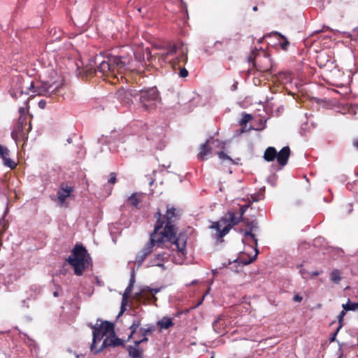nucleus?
Wrapping results in <instances>:
<instances>
[{"instance_id": "nucleus-1", "label": "nucleus", "mask_w": 358, "mask_h": 358, "mask_svg": "<svg viewBox=\"0 0 358 358\" xmlns=\"http://www.w3.org/2000/svg\"><path fill=\"white\" fill-rule=\"evenodd\" d=\"M143 52V48L141 46L136 48L124 46L120 55H96L94 58V65L91 64L90 66L92 69L96 66L94 71L97 76L119 80V75L122 80L123 74L127 71H141L140 64L143 66L142 62L145 57Z\"/></svg>"}, {"instance_id": "nucleus-2", "label": "nucleus", "mask_w": 358, "mask_h": 358, "mask_svg": "<svg viewBox=\"0 0 358 358\" xmlns=\"http://www.w3.org/2000/svg\"><path fill=\"white\" fill-rule=\"evenodd\" d=\"M92 343L90 350L96 354L105 348L115 347L123 345V342L115 337L113 324L108 322L96 324L93 327Z\"/></svg>"}, {"instance_id": "nucleus-3", "label": "nucleus", "mask_w": 358, "mask_h": 358, "mask_svg": "<svg viewBox=\"0 0 358 358\" xmlns=\"http://www.w3.org/2000/svg\"><path fill=\"white\" fill-rule=\"evenodd\" d=\"M117 96L120 99H124V102L129 104L132 100L131 97L139 96V100L143 107L146 110H151L157 106L160 101L159 93L155 87L139 92L136 90H124L122 89L118 92Z\"/></svg>"}, {"instance_id": "nucleus-4", "label": "nucleus", "mask_w": 358, "mask_h": 358, "mask_svg": "<svg viewBox=\"0 0 358 358\" xmlns=\"http://www.w3.org/2000/svg\"><path fill=\"white\" fill-rule=\"evenodd\" d=\"M63 84V79L58 71L52 67H48L44 71L43 80L35 86L32 83L30 87L36 88L34 92L38 95L50 96L58 92Z\"/></svg>"}, {"instance_id": "nucleus-5", "label": "nucleus", "mask_w": 358, "mask_h": 358, "mask_svg": "<svg viewBox=\"0 0 358 358\" xmlns=\"http://www.w3.org/2000/svg\"><path fill=\"white\" fill-rule=\"evenodd\" d=\"M188 48L182 43L174 44L159 55V59L164 62H169L174 70L180 68L187 62Z\"/></svg>"}, {"instance_id": "nucleus-6", "label": "nucleus", "mask_w": 358, "mask_h": 358, "mask_svg": "<svg viewBox=\"0 0 358 358\" xmlns=\"http://www.w3.org/2000/svg\"><path fill=\"white\" fill-rule=\"evenodd\" d=\"M178 216L179 210L173 207L170 206L167 207L166 213L163 217V220H162L161 213L159 211L156 213L155 217L157 219V220L155 226L157 224L158 220L162 223V225L165 223V227L163 231H158V234L162 237V238L169 241L172 239V238L174 237L176 234V229L172 223L178 218Z\"/></svg>"}, {"instance_id": "nucleus-7", "label": "nucleus", "mask_w": 358, "mask_h": 358, "mask_svg": "<svg viewBox=\"0 0 358 358\" xmlns=\"http://www.w3.org/2000/svg\"><path fill=\"white\" fill-rule=\"evenodd\" d=\"M73 267L75 273L81 275L90 264V258L87 250L82 245H76L67 259Z\"/></svg>"}, {"instance_id": "nucleus-8", "label": "nucleus", "mask_w": 358, "mask_h": 358, "mask_svg": "<svg viewBox=\"0 0 358 358\" xmlns=\"http://www.w3.org/2000/svg\"><path fill=\"white\" fill-rule=\"evenodd\" d=\"M241 215H236L233 211H229L224 217L217 222H213L211 228L217 231V236L222 238L227 235L233 226L242 220Z\"/></svg>"}, {"instance_id": "nucleus-9", "label": "nucleus", "mask_w": 358, "mask_h": 358, "mask_svg": "<svg viewBox=\"0 0 358 358\" xmlns=\"http://www.w3.org/2000/svg\"><path fill=\"white\" fill-rule=\"evenodd\" d=\"M162 228V223L158 220L157 224L155 226V230L153 233L150 235L149 243H148L147 245L143 248V250L138 252L136 257V263L138 264V266L142 264L147 256L151 253L154 246L161 247L163 243L167 241L166 240L162 238V237L158 234V231Z\"/></svg>"}, {"instance_id": "nucleus-10", "label": "nucleus", "mask_w": 358, "mask_h": 358, "mask_svg": "<svg viewBox=\"0 0 358 358\" xmlns=\"http://www.w3.org/2000/svg\"><path fill=\"white\" fill-rule=\"evenodd\" d=\"M162 289V287L151 288L148 286L143 287L141 290L134 294V299L142 303L145 302H153L155 303L157 298L155 294L159 292Z\"/></svg>"}, {"instance_id": "nucleus-11", "label": "nucleus", "mask_w": 358, "mask_h": 358, "mask_svg": "<svg viewBox=\"0 0 358 358\" xmlns=\"http://www.w3.org/2000/svg\"><path fill=\"white\" fill-rule=\"evenodd\" d=\"M316 62L320 68H327L329 71L336 68L335 60L325 52L317 55Z\"/></svg>"}, {"instance_id": "nucleus-12", "label": "nucleus", "mask_w": 358, "mask_h": 358, "mask_svg": "<svg viewBox=\"0 0 358 358\" xmlns=\"http://www.w3.org/2000/svg\"><path fill=\"white\" fill-rule=\"evenodd\" d=\"M169 258V255L166 252L156 254L150 260V266H159L162 267L163 269H165L166 268L164 265V263L167 261Z\"/></svg>"}, {"instance_id": "nucleus-13", "label": "nucleus", "mask_w": 358, "mask_h": 358, "mask_svg": "<svg viewBox=\"0 0 358 358\" xmlns=\"http://www.w3.org/2000/svg\"><path fill=\"white\" fill-rule=\"evenodd\" d=\"M290 156V149L288 146L282 148L278 152H277L276 159L278 164L285 166L287 164Z\"/></svg>"}, {"instance_id": "nucleus-14", "label": "nucleus", "mask_w": 358, "mask_h": 358, "mask_svg": "<svg viewBox=\"0 0 358 358\" xmlns=\"http://www.w3.org/2000/svg\"><path fill=\"white\" fill-rule=\"evenodd\" d=\"M73 189L68 185L62 186L57 192V201L61 206H64L66 199L71 196Z\"/></svg>"}, {"instance_id": "nucleus-15", "label": "nucleus", "mask_w": 358, "mask_h": 358, "mask_svg": "<svg viewBox=\"0 0 358 358\" xmlns=\"http://www.w3.org/2000/svg\"><path fill=\"white\" fill-rule=\"evenodd\" d=\"M186 243L187 237L185 234H179V236L173 242L176 245L178 252L182 256L185 255L186 252Z\"/></svg>"}, {"instance_id": "nucleus-16", "label": "nucleus", "mask_w": 358, "mask_h": 358, "mask_svg": "<svg viewBox=\"0 0 358 358\" xmlns=\"http://www.w3.org/2000/svg\"><path fill=\"white\" fill-rule=\"evenodd\" d=\"M0 156L3 159L4 165L11 169L14 168L16 164L9 157L8 149L0 144Z\"/></svg>"}, {"instance_id": "nucleus-17", "label": "nucleus", "mask_w": 358, "mask_h": 358, "mask_svg": "<svg viewBox=\"0 0 358 358\" xmlns=\"http://www.w3.org/2000/svg\"><path fill=\"white\" fill-rule=\"evenodd\" d=\"M145 195L143 193H134L127 199V204L130 206L138 208V204L142 202Z\"/></svg>"}, {"instance_id": "nucleus-18", "label": "nucleus", "mask_w": 358, "mask_h": 358, "mask_svg": "<svg viewBox=\"0 0 358 358\" xmlns=\"http://www.w3.org/2000/svg\"><path fill=\"white\" fill-rule=\"evenodd\" d=\"M139 344H136V341H134V345H129L127 347V351L129 355L131 358H142L143 350L139 348Z\"/></svg>"}, {"instance_id": "nucleus-19", "label": "nucleus", "mask_w": 358, "mask_h": 358, "mask_svg": "<svg viewBox=\"0 0 358 358\" xmlns=\"http://www.w3.org/2000/svg\"><path fill=\"white\" fill-rule=\"evenodd\" d=\"M133 287H134L133 285L129 284V285L127 286V287L126 288V289L123 294L120 315L122 314L126 310V306H127L128 299H129L130 294L132 291Z\"/></svg>"}, {"instance_id": "nucleus-20", "label": "nucleus", "mask_w": 358, "mask_h": 358, "mask_svg": "<svg viewBox=\"0 0 358 358\" xmlns=\"http://www.w3.org/2000/svg\"><path fill=\"white\" fill-rule=\"evenodd\" d=\"M157 324L158 327H159L161 330H163L168 329L169 328L173 327L174 323L171 318L164 317L157 322Z\"/></svg>"}, {"instance_id": "nucleus-21", "label": "nucleus", "mask_w": 358, "mask_h": 358, "mask_svg": "<svg viewBox=\"0 0 358 358\" xmlns=\"http://www.w3.org/2000/svg\"><path fill=\"white\" fill-rule=\"evenodd\" d=\"M277 150L273 147H268L264 152V159L267 162H273L276 159Z\"/></svg>"}, {"instance_id": "nucleus-22", "label": "nucleus", "mask_w": 358, "mask_h": 358, "mask_svg": "<svg viewBox=\"0 0 358 358\" xmlns=\"http://www.w3.org/2000/svg\"><path fill=\"white\" fill-rule=\"evenodd\" d=\"M209 142V141H207L201 146L200 151L198 154V158L200 160H204L206 159V156L210 153V149L208 148Z\"/></svg>"}, {"instance_id": "nucleus-23", "label": "nucleus", "mask_w": 358, "mask_h": 358, "mask_svg": "<svg viewBox=\"0 0 358 358\" xmlns=\"http://www.w3.org/2000/svg\"><path fill=\"white\" fill-rule=\"evenodd\" d=\"M140 325H141V320L139 318H136L133 321V322L130 327L131 333L128 337V340H129L136 333Z\"/></svg>"}, {"instance_id": "nucleus-24", "label": "nucleus", "mask_w": 358, "mask_h": 358, "mask_svg": "<svg viewBox=\"0 0 358 358\" xmlns=\"http://www.w3.org/2000/svg\"><path fill=\"white\" fill-rule=\"evenodd\" d=\"M293 75L290 72H282L279 74V80L283 83H291Z\"/></svg>"}, {"instance_id": "nucleus-25", "label": "nucleus", "mask_w": 358, "mask_h": 358, "mask_svg": "<svg viewBox=\"0 0 358 358\" xmlns=\"http://www.w3.org/2000/svg\"><path fill=\"white\" fill-rule=\"evenodd\" d=\"M331 281L336 284H338L341 280V272L338 269H334L330 274Z\"/></svg>"}, {"instance_id": "nucleus-26", "label": "nucleus", "mask_w": 358, "mask_h": 358, "mask_svg": "<svg viewBox=\"0 0 358 358\" xmlns=\"http://www.w3.org/2000/svg\"><path fill=\"white\" fill-rule=\"evenodd\" d=\"M155 330V327L154 325H148L146 328H141L138 334L140 336H148L152 334Z\"/></svg>"}, {"instance_id": "nucleus-27", "label": "nucleus", "mask_w": 358, "mask_h": 358, "mask_svg": "<svg viewBox=\"0 0 358 358\" xmlns=\"http://www.w3.org/2000/svg\"><path fill=\"white\" fill-rule=\"evenodd\" d=\"M252 119V116L250 114H243L241 120H240L239 123L242 127H243V129L242 130V132L244 131V129L246 127L247 123L250 122Z\"/></svg>"}, {"instance_id": "nucleus-28", "label": "nucleus", "mask_w": 358, "mask_h": 358, "mask_svg": "<svg viewBox=\"0 0 358 358\" xmlns=\"http://www.w3.org/2000/svg\"><path fill=\"white\" fill-rule=\"evenodd\" d=\"M342 307L345 310V311H348V310H358V303H352L350 301V300L348 301V302L345 304H343L342 305Z\"/></svg>"}, {"instance_id": "nucleus-29", "label": "nucleus", "mask_w": 358, "mask_h": 358, "mask_svg": "<svg viewBox=\"0 0 358 358\" xmlns=\"http://www.w3.org/2000/svg\"><path fill=\"white\" fill-rule=\"evenodd\" d=\"M346 311L343 309L340 314L338 315V327L337 328L336 331H335V335H337L338 332L340 331V329L343 326V317L345 315Z\"/></svg>"}, {"instance_id": "nucleus-30", "label": "nucleus", "mask_w": 358, "mask_h": 358, "mask_svg": "<svg viewBox=\"0 0 358 358\" xmlns=\"http://www.w3.org/2000/svg\"><path fill=\"white\" fill-rule=\"evenodd\" d=\"M27 120L26 116H20L18 125H17V129L20 131H22L23 129V125L25 123Z\"/></svg>"}, {"instance_id": "nucleus-31", "label": "nucleus", "mask_w": 358, "mask_h": 358, "mask_svg": "<svg viewBox=\"0 0 358 358\" xmlns=\"http://www.w3.org/2000/svg\"><path fill=\"white\" fill-rule=\"evenodd\" d=\"M184 65H180V68H178L180 69L179 76L181 78H185L188 76V71L187 70L183 67Z\"/></svg>"}, {"instance_id": "nucleus-32", "label": "nucleus", "mask_w": 358, "mask_h": 358, "mask_svg": "<svg viewBox=\"0 0 358 358\" xmlns=\"http://www.w3.org/2000/svg\"><path fill=\"white\" fill-rule=\"evenodd\" d=\"M218 155V157L220 159H222V160H228L229 162H232V159L228 156L226 154H224L223 152H219L217 153Z\"/></svg>"}, {"instance_id": "nucleus-33", "label": "nucleus", "mask_w": 358, "mask_h": 358, "mask_svg": "<svg viewBox=\"0 0 358 358\" xmlns=\"http://www.w3.org/2000/svg\"><path fill=\"white\" fill-rule=\"evenodd\" d=\"M245 237H250V238H252L254 240V241H255V245H257V238H255V235L252 232H250V231H245Z\"/></svg>"}, {"instance_id": "nucleus-34", "label": "nucleus", "mask_w": 358, "mask_h": 358, "mask_svg": "<svg viewBox=\"0 0 358 358\" xmlns=\"http://www.w3.org/2000/svg\"><path fill=\"white\" fill-rule=\"evenodd\" d=\"M248 205H243L242 206L241 208H240V212L238 214V215H241V217L243 218V214L245 213V211L247 210L248 208Z\"/></svg>"}, {"instance_id": "nucleus-35", "label": "nucleus", "mask_w": 358, "mask_h": 358, "mask_svg": "<svg viewBox=\"0 0 358 358\" xmlns=\"http://www.w3.org/2000/svg\"><path fill=\"white\" fill-rule=\"evenodd\" d=\"M300 273L303 279H307L308 277H310V273L305 271L304 269H301Z\"/></svg>"}, {"instance_id": "nucleus-36", "label": "nucleus", "mask_w": 358, "mask_h": 358, "mask_svg": "<svg viewBox=\"0 0 358 358\" xmlns=\"http://www.w3.org/2000/svg\"><path fill=\"white\" fill-rule=\"evenodd\" d=\"M258 53V51L257 50H252L251 55L249 57V62H252L256 57Z\"/></svg>"}, {"instance_id": "nucleus-37", "label": "nucleus", "mask_w": 358, "mask_h": 358, "mask_svg": "<svg viewBox=\"0 0 358 358\" xmlns=\"http://www.w3.org/2000/svg\"><path fill=\"white\" fill-rule=\"evenodd\" d=\"M116 182V176L114 173L110 174V178L108 182L110 184H115Z\"/></svg>"}, {"instance_id": "nucleus-38", "label": "nucleus", "mask_w": 358, "mask_h": 358, "mask_svg": "<svg viewBox=\"0 0 358 358\" xmlns=\"http://www.w3.org/2000/svg\"><path fill=\"white\" fill-rule=\"evenodd\" d=\"M288 45V41L286 38H285V41L280 43V47L283 50H286L287 49Z\"/></svg>"}, {"instance_id": "nucleus-39", "label": "nucleus", "mask_w": 358, "mask_h": 358, "mask_svg": "<svg viewBox=\"0 0 358 358\" xmlns=\"http://www.w3.org/2000/svg\"><path fill=\"white\" fill-rule=\"evenodd\" d=\"M134 283H135V273H134V271H132L131 273V278H130L129 284L134 285Z\"/></svg>"}, {"instance_id": "nucleus-40", "label": "nucleus", "mask_w": 358, "mask_h": 358, "mask_svg": "<svg viewBox=\"0 0 358 358\" xmlns=\"http://www.w3.org/2000/svg\"><path fill=\"white\" fill-rule=\"evenodd\" d=\"M143 338H141L140 340H136V344H140V343H144V342H147L148 341V338L147 337V336H142Z\"/></svg>"}, {"instance_id": "nucleus-41", "label": "nucleus", "mask_w": 358, "mask_h": 358, "mask_svg": "<svg viewBox=\"0 0 358 358\" xmlns=\"http://www.w3.org/2000/svg\"><path fill=\"white\" fill-rule=\"evenodd\" d=\"M19 112L20 113V116H26V113H27V109L24 107H21L20 109H19Z\"/></svg>"}, {"instance_id": "nucleus-42", "label": "nucleus", "mask_w": 358, "mask_h": 358, "mask_svg": "<svg viewBox=\"0 0 358 358\" xmlns=\"http://www.w3.org/2000/svg\"><path fill=\"white\" fill-rule=\"evenodd\" d=\"M221 321V318H218L217 320H215L213 324V328L215 331H217V329L218 328V324L220 323V322Z\"/></svg>"}, {"instance_id": "nucleus-43", "label": "nucleus", "mask_w": 358, "mask_h": 358, "mask_svg": "<svg viewBox=\"0 0 358 358\" xmlns=\"http://www.w3.org/2000/svg\"><path fill=\"white\" fill-rule=\"evenodd\" d=\"M45 105H46V102H45V101L41 100V101H40L38 102V106H39L41 108H45Z\"/></svg>"}, {"instance_id": "nucleus-44", "label": "nucleus", "mask_w": 358, "mask_h": 358, "mask_svg": "<svg viewBox=\"0 0 358 358\" xmlns=\"http://www.w3.org/2000/svg\"><path fill=\"white\" fill-rule=\"evenodd\" d=\"M320 272L319 271H315V272H313V273H310V278H313L315 276H317L318 275H320Z\"/></svg>"}, {"instance_id": "nucleus-45", "label": "nucleus", "mask_w": 358, "mask_h": 358, "mask_svg": "<svg viewBox=\"0 0 358 358\" xmlns=\"http://www.w3.org/2000/svg\"><path fill=\"white\" fill-rule=\"evenodd\" d=\"M294 299L295 301L300 302L302 300V296H299V295H296L294 297Z\"/></svg>"}, {"instance_id": "nucleus-46", "label": "nucleus", "mask_w": 358, "mask_h": 358, "mask_svg": "<svg viewBox=\"0 0 358 358\" xmlns=\"http://www.w3.org/2000/svg\"><path fill=\"white\" fill-rule=\"evenodd\" d=\"M145 54L147 59H149V57H150V52L148 48L145 49Z\"/></svg>"}, {"instance_id": "nucleus-47", "label": "nucleus", "mask_w": 358, "mask_h": 358, "mask_svg": "<svg viewBox=\"0 0 358 358\" xmlns=\"http://www.w3.org/2000/svg\"><path fill=\"white\" fill-rule=\"evenodd\" d=\"M257 255V250H255V255H254V257L250 259V260L249 262H248L246 264H248V263H250L252 261H253L256 257Z\"/></svg>"}, {"instance_id": "nucleus-48", "label": "nucleus", "mask_w": 358, "mask_h": 358, "mask_svg": "<svg viewBox=\"0 0 358 358\" xmlns=\"http://www.w3.org/2000/svg\"><path fill=\"white\" fill-rule=\"evenodd\" d=\"M336 336V335H335V333H334V335L332 336V338H331V341H334L335 340Z\"/></svg>"}, {"instance_id": "nucleus-49", "label": "nucleus", "mask_w": 358, "mask_h": 358, "mask_svg": "<svg viewBox=\"0 0 358 358\" xmlns=\"http://www.w3.org/2000/svg\"><path fill=\"white\" fill-rule=\"evenodd\" d=\"M236 87H237V83H236V84H234V85H233V90H236Z\"/></svg>"}, {"instance_id": "nucleus-50", "label": "nucleus", "mask_w": 358, "mask_h": 358, "mask_svg": "<svg viewBox=\"0 0 358 358\" xmlns=\"http://www.w3.org/2000/svg\"><path fill=\"white\" fill-rule=\"evenodd\" d=\"M252 10H253L254 11H257V6H254V7L252 8Z\"/></svg>"}, {"instance_id": "nucleus-51", "label": "nucleus", "mask_w": 358, "mask_h": 358, "mask_svg": "<svg viewBox=\"0 0 358 358\" xmlns=\"http://www.w3.org/2000/svg\"><path fill=\"white\" fill-rule=\"evenodd\" d=\"M31 129V124L29 123V128H28V130H30Z\"/></svg>"}, {"instance_id": "nucleus-52", "label": "nucleus", "mask_w": 358, "mask_h": 358, "mask_svg": "<svg viewBox=\"0 0 358 358\" xmlns=\"http://www.w3.org/2000/svg\"><path fill=\"white\" fill-rule=\"evenodd\" d=\"M54 296H57V293L56 292H54Z\"/></svg>"}, {"instance_id": "nucleus-53", "label": "nucleus", "mask_w": 358, "mask_h": 358, "mask_svg": "<svg viewBox=\"0 0 358 358\" xmlns=\"http://www.w3.org/2000/svg\"><path fill=\"white\" fill-rule=\"evenodd\" d=\"M268 69H263L262 71H268Z\"/></svg>"}, {"instance_id": "nucleus-54", "label": "nucleus", "mask_w": 358, "mask_h": 358, "mask_svg": "<svg viewBox=\"0 0 358 358\" xmlns=\"http://www.w3.org/2000/svg\"><path fill=\"white\" fill-rule=\"evenodd\" d=\"M152 183H153V181H151V182H150V185H152Z\"/></svg>"}, {"instance_id": "nucleus-55", "label": "nucleus", "mask_w": 358, "mask_h": 358, "mask_svg": "<svg viewBox=\"0 0 358 358\" xmlns=\"http://www.w3.org/2000/svg\"><path fill=\"white\" fill-rule=\"evenodd\" d=\"M357 146L358 147V142L357 143Z\"/></svg>"}, {"instance_id": "nucleus-56", "label": "nucleus", "mask_w": 358, "mask_h": 358, "mask_svg": "<svg viewBox=\"0 0 358 358\" xmlns=\"http://www.w3.org/2000/svg\"><path fill=\"white\" fill-rule=\"evenodd\" d=\"M210 358H214V357H213V356H212Z\"/></svg>"}, {"instance_id": "nucleus-57", "label": "nucleus", "mask_w": 358, "mask_h": 358, "mask_svg": "<svg viewBox=\"0 0 358 358\" xmlns=\"http://www.w3.org/2000/svg\"><path fill=\"white\" fill-rule=\"evenodd\" d=\"M167 358H169V357H167Z\"/></svg>"}]
</instances>
